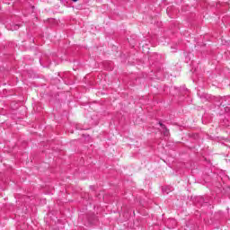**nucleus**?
Instances as JSON below:
<instances>
[{
  "label": "nucleus",
  "instance_id": "obj_1",
  "mask_svg": "<svg viewBox=\"0 0 230 230\" xmlns=\"http://www.w3.org/2000/svg\"><path fill=\"white\" fill-rule=\"evenodd\" d=\"M159 125H160V127H162V128L164 130V135L168 136V134H170V133H169L168 128H166V126L164 124L161 123V122H159Z\"/></svg>",
  "mask_w": 230,
  "mask_h": 230
},
{
  "label": "nucleus",
  "instance_id": "obj_2",
  "mask_svg": "<svg viewBox=\"0 0 230 230\" xmlns=\"http://www.w3.org/2000/svg\"><path fill=\"white\" fill-rule=\"evenodd\" d=\"M11 30L13 31L14 30H19V25H14L11 28Z\"/></svg>",
  "mask_w": 230,
  "mask_h": 230
},
{
  "label": "nucleus",
  "instance_id": "obj_3",
  "mask_svg": "<svg viewBox=\"0 0 230 230\" xmlns=\"http://www.w3.org/2000/svg\"><path fill=\"white\" fill-rule=\"evenodd\" d=\"M72 1H74V3H76V1H78V0H72Z\"/></svg>",
  "mask_w": 230,
  "mask_h": 230
},
{
  "label": "nucleus",
  "instance_id": "obj_4",
  "mask_svg": "<svg viewBox=\"0 0 230 230\" xmlns=\"http://www.w3.org/2000/svg\"><path fill=\"white\" fill-rule=\"evenodd\" d=\"M226 111H230V109H229V108H226Z\"/></svg>",
  "mask_w": 230,
  "mask_h": 230
}]
</instances>
